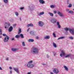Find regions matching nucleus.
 I'll return each mask as SVG.
<instances>
[{"label": "nucleus", "mask_w": 74, "mask_h": 74, "mask_svg": "<svg viewBox=\"0 0 74 74\" xmlns=\"http://www.w3.org/2000/svg\"><path fill=\"white\" fill-rule=\"evenodd\" d=\"M69 11V9H66V11H67V12L68 11Z\"/></svg>", "instance_id": "obj_45"}, {"label": "nucleus", "mask_w": 74, "mask_h": 74, "mask_svg": "<svg viewBox=\"0 0 74 74\" xmlns=\"http://www.w3.org/2000/svg\"><path fill=\"white\" fill-rule=\"evenodd\" d=\"M13 69L15 71L17 72V73H19V71L18 68H13Z\"/></svg>", "instance_id": "obj_12"}, {"label": "nucleus", "mask_w": 74, "mask_h": 74, "mask_svg": "<svg viewBox=\"0 0 74 74\" xmlns=\"http://www.w3.org/2000/svg\"><path fill=\"white\" fill-rule=\"evenodd\" d=\"M53 37H54L55 38L56 37V35H55V33H53Z\"/></svg>", "instance_id": "obj_36"}, {"label": "nucleus", "mask_w": 74, "mask_h": 74, "mask_svg": "<svg viewBox=\"0 0 74 74\" xmlns=\"http://www.w3.org/2000/svg\"><path fill=\"white\" fill-rule=\"evenodd\" d=\"M13 29V27H12L10 26V28L9 29V31L10 32H11L12 30V29Z\"/></svg>", "instance_id": "obj_15"}, {"label": "nucleus", "mask_w": 74, "mask_h": 74, "mask_svg": "<svg viewBox=\"0 0 74 74\" xmlns=\"http://www.w3.org/2000/svg\"><path fill=\"white\" fill-rule=\"evenodd\" d=\"M64 30L66 31V32H67L68 31H69V30H70V29H69L67 27L65 28H64Z\"/></svg>", "instance_id": "obj_22"}, {"label": "nucleus", "mask_w": 74, "mask_h": 74, "mask_svg": "<svg viewBox=\"0 0 74 74\" xmlns=\"http://www.w3.org/2000/svg\"><path fill=\"white\" fill-rule=\"evenodd\" d=\"M39 38H38V36H37V37H36V38L37 39H38Z\"/></svg>", "instance_id": "obj_51"}, {"label": "nucleus", "mask_w": 74, "mask_h": 74, "mask_svg": "<svg viewBox=\"0 0 74 74\" xmlns=\"http://www.w3.org/2000/svg\"><path fill=\"white\" fill-rule=\"evenodd\" d=\"M28 41L29 42H34V40L33 39H30L28 40Z\"/></svg>", "instance_id": "obj_18"}, {"label": "nucleus", "mask_w": 74, "mask_h": 74, "mask_svg": "<svg viewBox=\"0 0 74 74\" xmlns=\"http://www.w3.org/2000/svg\"><path fill=\"white\" fill-rule=\"evenodd\" d=\"M44 39L45 40H47V39H49L50 38V36H47L44 37Z\"/></svg>", "instance_id": "obj_14"}, {"label": "nucleus", "mask_w": 74, "mask_h": 74, "mask_svg": "<svg viewBox=\"0 0 74 74\" xmlns=\"http://www.w3.org/2000/svg\"><path fill=\"white\" fill-rule=\"evenodd\" d=\"M38 25L40 27H42L43 25H44V23L42 21H39L38 23Z\"/></svg>", "instance_id": "obj_4"}, {"label": "nucleus", "mask_w": 74, "mask_h": 74, "mask_svg": "<svg viewBox=\"0 0 74 74\" xmlns=\"http://www.w3.org/2000/svg\"><path fill=\"white\" fill-rule=\"evenodd\" d=\"M27 67H28V68H33V67H34V65L32 64L28 63V64L27 65Z\"/></svg>", "instance_id": "obj_3"}, {"label": "nucleus", "mask_w": 74, "mask_h": 74, "mask_svg": "<svg viewBox=\"0 0 74 74\" xmlns=\"http://www.w3.org/2000/svg\"><path fill=\"white\" fill-rule=\"evenodd\" d=\"M15 14L16 16H18V15L19 14L17 12H15Z\"/></svg>", "instance_id": "obj_35"}, {"label": "nucleus", "mask_w": 74, "mask_h": 74, "mask_svg": "<svg viewBox=\"0 0 74 74\" xmlns=\"http://www.w3.org/2000/svg\"><path fill=\"white\" fill-rule=\"evenodd\" d=\"M66 55V54L64 53V51H62V53L60 54V56L61 57H63V56H64Z\"/></svg>", "instance_id": "obj_9"}, {"label": "nucleus", "mask_w": 74, "mask_h": 74, "mask_svg": "<svg viewBox=\"0 0 74 74\" xmlns=\"http://www.w3.org/2000/svg\"><path fill=\"white\" fill-rule=\"evenodd\" d=\"M19 37H20L19 35H16L15 36V38H19Z\"/></svg>", "instance_id": "obj_31"}, {"label": "nucleus", "mask_w": 74, "mask_h": 74, "mask_svg": "<svg viewBox=\"0 0 74 74\" xmlns=\"http://www.w3.org/2000/svg\"><path fill=\"white\" fill-rule=\"evenodd\" d=\"M53 72L54 73L56 74H58L59 73V71L58 69L56 68L54 69H53Z\"/></svg>", "instance_id": "obj_5"}, {"label": "nucleus", "mask_w": 74, "mask_h": 74, "mask_svg": "<svg viewBox=\"0 0 74 74\" xmlns=\"http://www.w3.org/2000/svg\"><path fill=\"white\" fill-rule=\"evenodd\" d=\"M51 21L52 23H55L56 22V20L55 18H52L51 20Z\"/></svg>", "instance_id": "obj_7"}, {"label": "nucleus", "mask_w": 74, "mask_h": 74, "mask_svg": "<svg viewBox=\"0 0 74 74\" xmlns=\"http://www.w3.org/2000/svg\"><path fill=\"white\" fill-rule=\"evenodd\" d=\"M70 56V54H67L65 56V58H69Z\"/></svg>", "instance_id": "obj_28"}, {"label": "nucleus", "mask_w": 74, "mask_h": 74, "mask_svg": "<svg viewBox=\"0 0 74 74\" xmlns=\"http://www.w3.org/2000/svg\"><path fill=\"white\" fill-rule=\"evenodd\" d=\"M73 10L74 11V9H73Z\"/></svg>", "instance_id": "obj_61"}, {"label": "nucleus", "mask_w": 74, "mask_h": 74, "mask_svg": "<svg viewBox=\"0 0 74 74\" xmlns=\"http://www.w3.org/2000/svg\"><path fill=\"white\" fill-rule=\"evenodd\" d=\"M20 36L22 38H24V36H23V35L22 34H21L20 35Z\"/></svg>", "instance_id": "obj_27"}, {"label": "nucleus", "mask_w": 74, "mask_h": 74, "mask_svg": "<svg viewBox=\"0 0 74 74\" xmlns=\"http://www.w3.org/2000/svg\"><path fill=\"white\" fill-rule=\"evenodd\" d=\"M69 0H67V3L68 4L69 3Z\"/></svg>", "instance_id": "obj_50"}, {"label": "nucleus", "mask_w": 74, "mask_h": 74, "mask_svg": "<svg viewBox=\"0 0 74 74\" xmlns=\"http://www.w3.org/2000/svg\"><path fill=\"white\" fill-rule=\"evenodd\" d=\"M9 69H12V67H10Z\"/></svg>", "instance_id": "obj_48"}, {"label": "nucleus", "mask_w": 74, "mask_h": 74, "mask_svg": "<svg viewBox=\"0 0 74 74\" xmlns=\"http://www.w3.org/2000/svg\"><path fill=\"white\" fill-rule=\"evenodd\" d=\"M16 24H14L13 27H15V26H16Z\"/></svg>", "instance_id": "obj_43"}, {"label": "nucleus", "mask_w": 74, "mask_h": 74, "mask_svg": "<svg viewBox=\"0 0 74 74\" xmlns=\"http://www.w3.org/2000/svg\"><path fill=\"white\" fill-rule=\"evenodd\" d=\"M71 6H72V5L71 4H69V5L68 6V7H69V8H70L71 7Z\"/></svg>", "instance_id": "obj_37"}, {"label": "nucleus", "mask_w": 74, "mask_h": 74, "mask_svg": "<svg viewBox=\"0 0 74 74\" xmlns=\"http://www.w3.org/2000/svg\"><path fill=\"white\" fill-rule=\"evenodd\" d=\"M20 9H21V10H23V9H24V7L21 8H20Z\"/></svg>", "instance_id": "obj_44"}, {"label": "nucleus", "mask_w": 74, "mask_h": 74, "mask_svg": "<svg viewBox=\"0 0 74 74\" xmlns=\"http://www.w3.org/2000/svg\"><path fill=\"white\" fill-rule=\"evenodd\" d=\"M53 46H54V47L55 48H56L57 47L56 44L55 43H54V42H53Z\"/></svg>", "instance_id": "obj_24"}, {"label": "nucleus", "mask_w": 74, "mask_h": 74, "mask_svg": "<svg viewBox=\"0 0 74 74\" xmlns=\"http://www.w3.org/2000/svg\"><path fill=\"white\" fill-rule=\"evenodd\" d=\"M27 74H31V72L28 73Z\"/></svg>", "instance_id": "obj_53"}, {"label": "nucleus", "mask_w": 74, "mask_h": 74, "mask_svg": "<svg viewBox=\"0 0 74 74\" xmlns=\"http://www.w3.org/2000/svg\"><path fill=\"white\" fill-rule=\"evenodd\" d=\"M69 38L71 40H73V38L72 37H69Z\"/></svg>", "instance_id": "obj_40"}, {"label": "nucleus", "mask_w": 74, "mask_h": 74, "mask_svg": "<svg viewBox=\"0 0 74 74\" xmlns=\"http://www.w3.org/2000/svg\"><path fill=\"white\" fill-rule=\"evenodd\" d=\"M39 1L40 4H42L45 3V1L44 0H39Z\"/></svg>", "instance_id": "obj_11"}, {"label": "nucleus", "mask_w": 74, "mask_h": 74, "mask_svg": "<svg viewBox=\"0 0 74 74\" xmlns=\"http://www.w3.org/2000/svg\"><path fill=\"white\" fill-rule=\"evenodd\" d=\"M22 45L23 47H25V43L24 42H22Z\"/></svg>", "instance_id": "obj_33"}, {"label": "nucleus", "mask_w": 74, "mask_h": 74, "mask_svg": "<svg viewBox=\"0 0 74 74\" xmlns=\"http://www.w3.org/2000/svg\"><path fill=\"white\" fill-rule=\"evenodd\" d=\"M20 19L21 21H22V20H21V18H20Z\"/></svg>", "instance_id": "obj_57"}, {"label": "nucleus", "mask_w": 74, "mask_h": 74, "mask_svg": "<svg viewBox=\"0 0 74 74\" xmlns=\"http://www.w3.org/2000/svg\"><path fill=\"white\" fill-rule=\"evenodd\" d=\"M51 8H54L55 7V6L54 5H51L50 6Z\"/></svg>", "instance_id": "obj_39"}, {"label": "nucleus", "mask_w": 74, "mask_h": 74, "mask_svg": "<svg viewBox=\"0 0 74 74\" xmlns=\"http://www.w3.org/2000/svg\"><path fill=\"white\" fill-rule=\"evenodd\" d=\"M64 38V37H60L58 38V40H60V39H63V38Z\"/></svg>", "instance_id": "obj_29"}, {"label": "nucleus", "mask_w": 74, "mask_h": 74, "mask_svg": "<svg viewBox=\"0 0 74 74\" xmlns=\"http://www.w3.org/2000/svg\"><path fill=\"white\" fill-rule=\"evenodd\" d=\"M69 31L71 34H74V29H69Z\"/></svg>", "instance_id": "obj_10"}, {"label": "nucleus", "mask_w": 74, "mask_h": 74, "mask_svg": "<svg viewBox=\"0 0 74 74\" xmlns=\"http://www.w3.org/2000/svg\"><path fill=\"white\" fill-rule=\"evenodd\" d=\"M9 40V37L8 36L5 37L4 40V42H7V41H8Z\"/></svg>", "instance_id": "obj_8"}, {"label": "nucleus", "mask_w": 74, "mask_h": 74, "mask_svg": "<svg viewBox=\"0 0 74 74\" xmlns=\"http://www.w3.org/2000/svg\"><path fill=\"white\" fill-rule=\"evenodd\" d=\"M2 35L3 36H4V37H8V36L6 34H3Z\"/></svg>", "instance_id": "obj_34"}, {"label": "nucleus", "mask_w": 74, "mask_h": 74, "mask_svg": "<svg viewBox=\"0 0 74 74\" xmlns=\"http://www.w3.org/2000/svg\"><path fill=\"white\" fill-rule=\"evenodd\" d=\"M49 14L50 16H51V17H53V14L52 13H51V12L49 13Z\"/></svg>", "instance_id": "obj_21"}, {"label": "nucleus", "mask_w": 74, "mask_h": 74, "mask_svg": "<svg viewBox=\"0 0 74 74\" xmlns=\"http://www.w3.org/2000/svg\"><path fill=\"white\" fill-rule=\"evenodd\" d=\"M29 33L31 35H34V32L33 31H31L29 32Z\"/></svg>", "instance_id": "obj_23"}, {"label": "nucleus", "mask_w": 74, "mask_h": 74, "mask_svg": "<svg viewBox=\"0 0 74 74\" xmlns=\"http://www.w3.org/2000/svg\"><path fill=\"white\" fill-rule=\"evenodd\" d=\"M42 65H45V64H43Z\"/></svg>", "instance_id": "obj_58"}, {"label": "nucleus", "mask_w": 74, "mask_h": 74, "mask_svg": "<svg viewBox=\"0 0 74 74\" xmlns=\"http://www.w3.org/2000/svg\"><path fill=\"white\" fill-rule=\"evenodd\" d=\"M54 14H56V13H57L58 14V15H59V16H60L61 17L64 16V15H63V14H62V13L60 12L59 11H56V10H54Z\"/></svg>", "instance_id": "obj_2"}, {"label": "nucleus", "mask_w": 74, "mask_h": 74, "mask_svg": "<svg viewBox=\"0 0 74 74\" xmlns=\"http://www.w3.org/2000/svg\"><path fill=\"white\" fill-rule=\"evenodd\" d=\"M31 52L34 55L38 54V49L37 48H34L31 49Z\"/></svg>", "instance_id": "obj_1"}, {"label": "nucleus", "mask_w": 74, "mask_h": 74, "mask_svg": "<svg viewBox=\"0 0 74 74\" xmlns=\"http://www.w3.org/2000/svg\"><path fill=\"white\" fill-rule=\"evenodd\" d=\"M56 17H58V15L57 14H56L55 15Z\"/></svg>", "instance_id": "obj_55"}, {"label": "nucleus", "mask_w": 74, "mask_h": 74, "mask_svg": "<svg viewBox=\"0 0 74 74\" xmlns=\"http://www.w3.org/2000/svg\"><path fill=\"white\" fill-rule=\"evenodd\" d=\"M14 40V38H13L12 39H11V40H12V41H13Z\"/></svg>", "instance_id": "obj_47"}, {"label": "nucleus", "mask_w": 74, "mask_h": 74, "mask_svg": "<svg viewBox=\"0 0 74 74\" xmlns=\"http://www.w3.org/2000/svg\"><path fill=\"white\" fill-rule=\"evenodd\" d=\"M30 26L33 27V24H30L27 25V27H30Z\"/></svg>", "instance_id": "obj_17"}, {"label": "nucleus", "mask_w": 74, "mask_h": 74, "mask_svg": "<svg viewBox=\"0 0 74 74\" xmlns=\"http://www.w3.org/2000/svg\"><path fill=\"white\" fill-rule=\"evenodd\" d=\"M54 56H55V54H54Z\"/></svg>", "instance_id": "obj_59"}, {"label": "nucleus", "mask_w": 74, "mask_h": 74, "mask_svg": "<svg viewBox=\"0 0 74 74\" xmlns=\"http://www.w3.org/2000/svg\"><path fill=\"white\" fill-rule=\"evenodd\" d=\"M50 74H53V73H52V72H50Z\"/></svg>", "instance_id": "obj_56"}, {"label": "nucleus", "mask_w": 74, "mask_h": 74, "mask_svg": "<svg viewBox=\"0 0 74 74\" xmlns=\"http://www.w3.org/2000/svg\"><path fill=\"white\" fill-rule=\"evenodd\" d=\"M33 7H34V6L33 5H32L31 6H30V8H33Z\"/></svg>", "instance_id": "obj_41"}, {"label": "nucleus", "mask_w": 74, "mask_h": 74, "mask_svg": "<svg viewBox=\"0 0 74 74\" xmlns=\"http://www.w3.org/2000/svg\"><path fill=\"white\" fill-rule=\"evenodd\" d=\"M49 56L47 55V58H49Z\"/></svg>", "instance_id": "obj_54"}, {"label": "nucleus", "mask_w": 74, "mask_h": 74, "mask_svg": "<svg viewBox=\"0 0 74 74\" xmlns=\"http://www.w3.org/2000/svg\"><path fill=\"white\" fill-rule=\"evenodd\" d=\"M11 50L12 51H13V52H14L15 51H18V49L12 48Z\"/></svg>", "instance_id": "obj_16"}, {"label": "nucleus", "mask_w": 74, "mask_h": 74, "mask_svg": "<svg viewBox=\"0 0 74 74\" xmlns=\"http://www.w3.org/2000/svg\"><path fill=\"white\" fill-rule=\"evenodd\" d=\"M12 71H10V74H12Z\"/></svg>", "instance_id": "obj_52"}, {"label": "nucleus", "mask_w": 74, "mask_h": 74, "mask_svg": "<svg viewBox=\"0 0 74 74\" xmlns=\"http://www.w3.org/2000/svg\"><path fill=\"white\" fill-rule=\"evenodd\" d=\"M21 33V28H20L18 30V34H20V33Z\"/></svg>", "instance_id": "obj_30"}, {"label": "nucleus", "mask_w": 74, "mask_h": 74, "mask_svg": "<svg viewBox=\"0 0 74 74\" xmlns=\"http://www.w3.org/2000/svg\"><path fill=\"white\" fill-rule=\"evenodd\" d=\"M0 38H1V36H0Z\"/></svg>", "instance_id": "obj_60"}, {"label": "nucleus", "mask_w": 74, "mask_h": 74, "mask_svg": "<svg viewBox=\"0 0 74 74\" xmlns=\"http://www.w3.org/2000/svg\"><path fill=\"white\" fill-rule=\"evenodd\" d=\"M3 2L6 4H7V3H8V0H3Z\"/></svg>", "instance_id": "obj_25"}, {"label": "nucleus", "mask_w": 74, "mask_h": 74, "mask_svg": "<svg viewBox=\"0 0 74 74\" xmlns=\"http://www.w3.org/2000/svg\"><path fill=\"white\" fill-rule=\"evenodd\" d=\"M11 24L9 23H5V28L6 29V28H8L9 27V26H10Z\"/></svg>", "instance_id": "obj_6"}, {"label": "nucleus", "mask_w": 74, "mask_h": 74, "mask_svg": "<svg viewBox=\"0 0 74 74\" xmlns=\"http://www.w3.org/2000/svg\"><path fill=\"white\" fill-rule=\"evenodd\" d=\"M43 14H44V12H40V14H38V15L40 16V15H43Z\"/></svg>", "instance_id": "obj_19"}, {"label": "nucleus", "mask_w": 74, "mask_h": 74, "mask_svg": "<svg viewBox=\"0 0 74 74\" xmlns=\"http://www.w3.org/2000/svg\"><path fill=\"white\" fill-rule=\"evenodd\" d=\"M6 60H9V58H6Z\"/></svg>", "instance_id": "obj_42"}, {"label": "nucleus", "mask_w": 74, "mask_h": 74, "mask_svg": "<svg viewBox=\"0 0 74 74\" xmlns=\"http://www.w3.org/2000/svg\"><path fill=\"white\" fill-rule=\"evenodd\" d=\"M29 30H30V28H29L27 30V32H29Z\"/></svg>", "instance_id": "obj_46"}, {"label": "nucleus", "mask_w": 74, "mask_h": 74, "mask_svg": "<svg viewBox=\"0 0 74 74\" xmlns=\"http://www.w3.org/2000/svg\"><path fill=\"white\" fill-rule=\"evenodd\" d=\"M0 70H3V69H2V68H1V67L0 66Z\"/></svg>", "instance_id": "obj_49"}, {"label": "nucleus", "mask_w": 74, "mask_h": 74, "mask_svg": "<svg viewBox=\"0 0 74 74\" xmlns=\"http://www.w3.org/2000/svg\"><path fill=\"white\" fill-rule=\"evenodd\" d=\"M57 25L58 26V27L59 29H60L61 27V26H60V24H59V22H57Z\"/></svg>", "instance_id": "obj_13"}, {"label": "nucleus", "mask_w": 74, "mask_h": 74, "mask_svg": "<svg viewBox=\"0 0 74 74\" xmlns=\"http://www.w3.org/2000/svg\"><path fill=\"white\" fill-rule=\"evenodd\" d=\"M0 35H2V30L1 29H0Z\"/></svg>", "instance_id": "obj_32"}, {"label": "nucleus", "mask_w": 74, "mask_h": 74, "mask_svg": "<svg viewBox=\"0 0 74 74\" xmlns=\"http://www.w3.org/2000/svg\"><path fill=\"white\" fill-rule=\"evenodd\" d=\"M68 13L69 14H74V12L72 10H70L68 12Z\"/></svg>", "instance_id": "obj_20"}, {"label": "nucleus", "mask_w": 74, "mask_h": 74, "mask_svg": "<svg viewBox=\"0 0 74 74\" xmlns=\"http://www.w3.org/2000/svg\"><path fill=\"white\" fill-rule=\"evenodd\" d=\"M64 68L66 70V71H68V70H69L68 68L66 66H64Z\"/></svg>", "instance_id": "obj_26"}, {"label": "nucleus", "mask_w": 74, "mask_h": 74, "mask_svg": "<svg viewBox=\"0 0 74 74\" xmlns=\"http://www.w3.org/2000/svg\"><path fill=\"white\" fill-rule=\"evenodd\" d=\"M32 62H33V61L31 60L28 62V63H30L31 64V63H32Z\"/></svg>", "instance_id": "obj_38"}]
</instances>
